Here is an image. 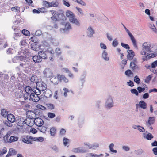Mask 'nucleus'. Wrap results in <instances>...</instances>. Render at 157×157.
Instances as JSON below:
<instances>
[{
  "label": "nucleus",
  "mask_w": 157,
  "mask_h": 157,
  "mask_svg": "<svg viewBox=\"0 0 157 157\" xmlns=\"http://www.w3.org/2000/svg\"><path fill=\"white\" fill-rule=\"evenodd\" d=\"M156 46L153 45L151 43L148 42H145L142 45V49L140 51V54L144 56L142 57V59L145 61L147 58L150 59L155 56L153 53L157 51V48L154 49Z\"/></svg>",
  "instance_id": "nucleus-1"
},
{
  "label": "nucleus",
  "mask_w": 157,
  "mask_h": 157,
  "mask_svg": "<svg viewBox=\"0 0 157 157\" xmlns=\"http://www.w3.org/2000/svg\"><path fill=\"white\" fill-rule=\"evenodd\" d=\"M65 14L66 17L69 18L70 22L75 24L78 26H80V22L75 17V15L72 12L69 10H67Z\"/></svg>",
  "instance_id": "nucleus-2"
},
{
  "label": "nucleus",
  "mask_w": 157,
  "mask_h": 157,
  "mask_svg": "<svg viewBox=\"0 0 157 157\" xmlns=\"http://www.w3.org/2000/svg\"><path fill=\"white\" fill-rule=\"evenodd\" d=\"M25 90L26 92L24 96L23 97L25 100L29 99L31 100V97L30 95H31L32 93L34 92L33 90L29 86H26L25 88Z\"/></svg>",
  "instance_id": "nucleus-3"
},
{
  "label": "nucleus",
  "mask_w": 157,
  "mask_h": 157,
  "mask_svg": "<svg viewBox=\"0 0 157 157\" xmlns=\"http://www.w3.org/2000/svg\"><path fill=\"white\" fill-rule=\"evenodd\" d=\"M35 89V88L33 89V90L34 92L32 93L31 95H30V96H31V100L35 102H37L40 99V97L38 95L40 94L41 92H40V91H36Z\"/></svg>",
  "instance_id": "nucleus-4"
},
{
  "label": "nucleus",
  "mask_w": 157,
  "mask_h": 157,
  "mask_svg": "<svg viewBox=\"0 0 157 157\" xmlns=\"http://www.w3.org/2000/svg\"><path fill=\"white\" fill-rule=\"evenodd\" d=\"M114 101L113 98L109 96L106 99L105 103V107L107 109H110L113 106Z\"/></svg>",
  "instance_id": "nucleus-5"
},
{
  "label": "nucleus",
  "mask_w": 157,
  "mask_h": 157,
  "mask_svg": "<svg viewBox=\"0 0 157 157\" xmlns=\"http://www.w3.org/2000/svg\"><path fill=\"white\" fill-rule=\"evenodd\" d=\"M36 90L37 91H40V92L41 91L45 90L47 88V85L43 82H38L36 83Z\"/></svg>",
  "instance_id": "nucleus-6"
},
{
  "label": "nucleus",
  "mask_w": 157,
  "mask_h": 157,
  "mask_svg": "<svg viewBox=\"0 0 157 157\" xmlns=\"http://www.w3.org/2000/svg\"><path fill=\"white\" fill-rule=\"evenodd\" d=\"M33 118V116L29 115L28 117L25 119V125L26 124L28 126H32L34 123Z\"/></svg>",
  "instance_id": "nucleus-7"
},
{
  "label": "nucleus",
  "mask_w": 157,
  "mask_h": 157,
  "mask_svg": "<svg viewBox=\"0 0 157 157\" xmlns=\"http://www.w3.org/2000/svg\"><path fill=\"white\" fill-rule=\"evenodd\" d=\"M15 121L17 124L20 127L25 125V119L21 117H17Z\"/></svg>",
  "instance_id": "nucleus-8"
},
{
  "label": "nucleus",
  "mask_w": 157,
  "mask_h": 157,
  "mask_svg": "<svg viewBox=\"0 0 157 157\" xmlns=\"http://www.w3.org/2000/svg\"><path fill=\"white\" fill-rule=\"evenodd\" d=\"M126 32H127V33L129 36L130 39L132 43L133 46L135 48L137 49L138 48V47L137 43L134 37L132 35V33H130L129 30L126 31Z\"/></svg>",
  "instance_id": "nucleus-9"
},
{
  "label": "nucleus",
  "mask_w": 157,
  "mask_h": 157,
  "mask_svg": "<svg viewBox=\"0 0 157 157\" xmlns=\"http://www.w3.org/2000/svg\"><path fill=\"white\" fill-rule=\"evenodd\" d=\"M72 151L75 153H85L87 152V151L83 147L74 148Z\"/></svg>",
  "instance_id": "nucleus-10"
},
{
  "label": "nucleus",
  "mask_w": 157,
  "mask_h": 157,
  "mask_svg": "<svg viewBox=\"0 0 157 157\" xmlns=\"http://www.w3.org/2000/svg\"><path fill=\"white\" fill-rule=\"evenodd\" d=\"M95 33L94 31L91 26L88 27L86 31V36L88 37L92 38L93 37V35Z\"/></svg>",
  "instance_id": "nucleus-11"
},
{
  "label": "nucleus",
  "mask_w": 157,
  "mask_h": 157,
  "mask_svg": "<svg viewBox=\"0 0 157 157\" xmlns=\"http://www.w3.org/2000/svg\"><path fill=\"white\" fill-rule=\"evenodd\" d=\"M43 74L44 76L50 78L52 76V72L50 69L46 68L43 71Z\"/></svg>",
  "instance_id": "nucleus-12"
},
{
  "label": "nucleus",
  "mask_w": 157,
  "mask_h": 157,
  "mask_svg": "<svg viewBox=\"0 0 157 157\" xmlns=\"http://www.w3.org/2000/svg\"><path fill=\"white\" fill-rule=\"evenodd\" d=\"M86 75V72H84L80 78L79 84V85H81L82 88V87L84 83L85 82Z\"/></svg>",
  "instance_id": "nucleus-13"
},
{
  "label": "nucleus",
  "mask_w": 157,
  "mask_h": 157,
  "mask_svg": "<svg viewBox=\"0 0 157 157\" xmlns=\"http://www.w3.org/2000/svg\"><path fill=\"white\" fill-rule=\"evenodd\" d=\"M33 139V137L29 136H27L25 137L22 138V141L24 143L28 144H32V142L31 140Z\"/></svg>",
  "instance_id": "nucleus-14"
},
{
  "label": "nucleus",
  "mask_w": 157,
  "mask_h": 157,
  "mask_svg": "<svg viewBox=\"0 0 157 157\" xmlns=\"http://www.w3.org/2000/svg\"><path fill=\"white\" fill-rule=\"evenodd\" d=\"M43 123V120L40 118H36L34 120V123L38 127L42 126Z\"/></svg>",
  "instance_id": "nucleus-15"
},
{
  "label": "nucleus",
  "mask_w": 157,
  "mask_h": 157,
  "mask_svg": "<svg viewBox=\"0 0 157 157\" xmlns=\"http://www.w3.org/2000/svg\"><path fill=\"white\" fill-rule=\"evenodd\" d=\"M127 52V58L129 60H133V58L135 56L134 52L132 50H129Z\"/></svg>",
  "instance_id": "nucleus-16"
},
{
  "label": "nucleus",
  "mask_w": 157,
  "mask_h": 157,
  "mask_svg": "<svg viewBox=\"0 0 157 157\" xmlns=\"http://www.w3.org/2000/svg\"><path fill=\"white\" fill-rule=\"evenodd\" d=\"M132 60V61L130 62V67L132 69L135 70L138 68L136 65L137 60L136 58H134Z\"/></svg>",
  "instance_id": "nucleus-17"
},
{
  "label": "nucleus",
  "mask_w": 157,
  "mask_h": 157,
  "mask_svg": "<svg viewBox=\"0 0 157 157\" xmlns=\"http://www.w3.org/2000/svg\"><path fill=\"white\" fill-rule=\"evenodd\" d=\"M101 57L102 59L105 61H108L109 59V57L108 56V53L105 50H104L102 51Z\"/></svg>",
  "instance_id": "nucleus-18"
},
{
  "label": "nucleus",
  "mask_w": 157,
  "mask_h": 157,
  "mask_svg": "<svg viewBox=\"0 0 157 157\" xmlns=\"http://www.w3.org/2000/svg\"><path fill=\"white\" fill-rule=\"evenodd\" d=\"M7 119L8 121L11 123L14 122L15 121V118L14 116L12 114H9L7 117Z\"/></svg>",
  "instance_id": "nucleus-19"
},
{
  "label": "nucleus",
  "mask_w": 157,
  "mask_h": 157,
  "mask_svg": "<svg viewBox=\"0 0 157 157\" xmlns=\"http://www.w3.org/2000/svg\"><path fill=\"white\" fill-rule=\"evenodd\" d=\"M32 59L34 62L37 63H40L42 61V59H41L39 55L33 56Z\"/></svg>",
  "instance_id": "nucleus-20"
},
{
  "label": "nucleus",
  "mask_w": 157,
  "mask_h": 157,
  "mask_svg": "<svg viewBox=\"0 0 157 157\" xmlns=\"http://www.w3.org/2000/svg\"><path fill=\"white\" fill-rule=\"evenodd\" d=\"M148 26L150 29H151L155 33L157 34V29L154 24L152 23H149L148 24Z\"/></svg>",
  "instance_id": "nucleus-21"
},
{
  "label": "nucleus",
  "mask_w": 157,
  "mask_h": 157,
  "mask_svg": "<svg viewBox=\"0 0 157 157\" xmlns=\"http://www.w3.org/2000/svg\"><path fill=\"white\" fill-rule=\"evenodd\" d=\"M38 55L41 59H47V55L44 51H40L38 52Z\"/></svg>",
  "instance_id": "nucleus-22"
},
{
  "label": "nucleus",
  "mask_w": 157,
  "mask_h": 157,
  "mask_svg": "<svg viewBox=\"0 0 157 157\" xmlns=\"http://www.w3.org/2000/svg\"><path fill=\"white\" fill-rule=\"evenodd\" d=\"M114 147V144L113 143H111L109 145V147L110 152L113 153H116L117 151L116 150H114L113 147Z\"/></svg>",
  "instance_id": "nucleus-23"
},
{
  "label": "nucleus",
  "mask_w": 157,
  "mask_h": 157,
  "mask_svg": "<svg viewBox=\"0 0 157 157\" xmlns=\"http://www.w3.org/2000/svg\"><path fill=\"white\" fill-rule=\"evenodd\" d=\"M57 77L59 79L60 81L63 80L65 82H67L68 81V79L63 75H58Z\"/></svg>",
  "instance_id": "nucleus-24"
},
{
  "label": "nucleus",
  "mask_w": 157,
  "mask_h": 157,
  "mask_svg": "<svg viewBox=\"0 0 157 157\" xmlns=\"http://www.w3.org/2000/svg\"><path fill=\"white\" fill-rule=\"evenodd\" d=\"M44 96L46 98H49L51 97L52 94L51 91L49 90H47L44 92Z\"/></svg>",
  "instance_id": "nucleus-25"
},
{
  "label": "nucleus",
  "mask_w": 157,
  "mask_h": 157,
  "mask_svg": "<svg viewBox=\"0 0 157 157\" xmlns=\"http://www.w3.org/2000/svg\"><path fill=\"white\" fill-rule=\"evenodd\" d=\"M71 27L70 24L68 22L66 23L65 25V28L63 29L64 31H67L71 29Z\"/></svg>",
  "instance_id": "nucleus-26"
},
{
  "label": "nucleus",
  "mask_w": 157,
  "mask_h": 157,
  "mask_svg": "<svg viewBox=\"0 0 157 157\" xmlns=\"http://www.w3.org/2000/svg\"><path fill=\"white\" fill-rule=\"evenodd\" d=\"M17 153L16 151L12 148H10L8 154L10 156L14 155Z\"/></svg>",
  "instance_id": "nucleus-27"
},
{
  "label": "nucleus",
  "mask_w": 157,
  "mask_h": 157,
  "mask_svg": "<svg viewBox=\"0 0 157 157\" xmlns=\"http://www.w3.org/2000/svg\"><path fill=\"white\" fill-rule=\"evenodd\" d=\"M18 139V138L17 137L12 136L10 137L9 140H8V142L9 143H11L17 141Z\"/></svg>",
  "instance_id": "nucleus-28"
},
{
  "label": "nucleus",
  "mask_w": 157,
  "mask_h": 157,
  "mask_svg": "<svg viewBox=\"0 0 157 157\" xmlns=\"http://www.w3.org/2000/svg\"><path fill=\"white\" fill-rule=\"evenodd\" d=\"M86 157H87L89 156H90L91 157H101L103 155L102 154H101L100 155H97L96 154H93L92 153H89L86 155Z\"/></svg>",
  "instance_id": "nucleus-29"
},
{
  "label": "nucleus",
  "mask_w": 157,
  "mask_h": 157,
  "mask_svg": "<svg viewBox=\"0 0 157 157\" xmlns=\"http://www.w3.org/2000/svg\"><path fill=\"white\" fill-rule=\"evenodd\" d=\"M139 106L141 108L145 109L147 108V104L144 101H140L139 102Z\"/></svg>",
  "instance_id": "nucleus-30"
},
{
  "label": "nucleus",
  "mask_w": 157,
  "mask_h": 157,
  "mask_svg": "<svg viewBox=\"0 0 157 157\" xmlns=\"http://www.w3.org/2000/svg\"><path fill=\"white\" fill-rule=\"evenodd\" d=\"M125 74L128 77H132L133 76V73L130 70H128L125 72Z\"/></svg>",
  "instance_id": "nucleus-31"
},
{
  "label": "nucleus",
  "mask_w": 157,
  "mask_h": 157,
  "mask_svg": "<svg viewBox=\"0 0 157 157\" xmlns=\"http://www.w3.org/2000/svg\"><path fill=\"white\" fill-rule=\"evenodd\" d=\"M155 122V117H150L149 118L147 124L149 125H151L153 124Z\"/></svg>",
  "instance_id": "nucleus-32"
},
{
  "label": "nucleus",
  "mask_w": 157,
  "mask_h": 157,
  "mask_svg": "<svg viewBox=\"0 0 157 157\" xmlns=\"http://www.w3.org/2000/svg\"><path fill=\"white\" fill-rule=\"evenodd\" d=\"M63 71L64 72L67 73L68 76L71 78H73V74L69 71L68 69L67 68H64L63 69Z\"/></svg>",
  "instance_id": "nucleus-33"
},
{
  "label": "nucleus",
  "mask_w": 157,
  "mask_h": 157,
  "mask_svg": "<svg viewBox=\"0 0 157 157\" xmlns=\"http://www.w3.org/2000/svg\"><path fill=\"white\" fill-rule=\"evenodd\" d=\"M1 115L4 117H7L8 115V111L6 109H2L1 110Z\"/></svg>",
  "instance_id": "nucleus-34"
},
{
  "label": "nucleus",
  "mask_w": 157,
  "mask_h": 157,
  "mask_svg": "<svg viewBox=\"0 0 157 157\" xmlns=\"http://www.w3.org/2000/svg\"><path fill=\"white\" fill-rule=\"evenodd\" d=\"M59 3L58 1H53L50 3V7H58L59 6Z\"/></svg>",
  "instance_id": "nucleus-35"
},
{
  "label": "nucleus",
  "mask_w": 157,
  "mask_h": 157,
  "mask_svg": "<svg viewBox=\"0 0 157 157\" xmlns=\"http://www.w3.org/2000/svg\"><path fill=\"white\" fill-rule=\"evenodd\" d=\"M20 60L23 61L25 63L28 61L29 60V58L26 56H19Z\"/></svg>",
  "instance_id": "nucleus-36"
},
{
  "label": "nucleus",
  "mask_w": 157,
  "mask_h": 157,
  "mask_svg": "<svg viewBox=\"0 0 157 157\" xmlns=\"http://www.w3.org/2000/svg\"><path fill=\"white\" fill-rule=\"evenodd\" d=\"M56 132V129L55 127H52L51 128L50 130V134L52 136H55Z\"/></svg>",
  "instance_id": "nucleus-37"
},
{
  "label": "nucleus",
  "mask_w": 157,
  "mask_h": 157,
  "mask_svg": "<svg viewBox=\"0 0 157 157\" xmlns=\"http://www.w3.org/2000/svg\"><path fill=\"white\" fill-rule=\"evenodd\" d=\"M3 123L4 124L7 126L10 127L12 126V123L10 122L9 121L5 120L3 121Z\"/></svg>",
  "instance_id": "nucleus-38"
},
{
  "label": "nucleus",
  "mask_w": 157,
  "mask_h": 157,
  "mask_svg": "<svg viewBox=\"0 0 157 157\" xmlns=\"http://www.w3.org/2000/svg\"><path fill=\"white\" fill-rule=\"evenodd\" d=\"M69 141V139L66 138L65 137L63 138V144L65 146H66L67 145Z\"/></svg>",
  "instance_id": "nucleus-39"
},
{
  "label": "nucleus",
  "mask_w": 157,
  "mask_h": 157,
  "mask_svg": "<svg viewBox=\"0 0 157 157\" xmlns=\"http://www.w3.org/2000/svg\"><path fill=\"white\" fill-rule=\"evenodd\" d=\"M144 137L148 140H150L153 138V136L151 134L149 133L147 135L145 136H144Z\"/></svg>",
  "instance_id": "nucleus-40"
},
{
  "label": "nucleus",
  "mask_w": 157,
  "mask_h": 157,
  "mask_svg": "<svg viewBox=\"0 0 157 157\" xmlns=\"http://www.w3.org/2000/svg\"><path fill=\"white\" fill-rule=\"evenodd\" d=\"M31 81L34 83H37V79L36 77L35 76H32L30 78Z\"/></svg>",
  "instance_id": "nucleus-41"
},
{
  "label": "nucleus",
  "mask_w": 157,
  "mask_h": 157,
  "mask_svg": "<svg viewBox=\"0 0 157 157\" xmlns=\"http://www.w3.org/2000/svg\"><path fill=\"white\" fill-rule=\"evenodd\" d=\"M99 144L98 143H94L93 144H91V149L95 150L97 147H99Z\"/></svg>",
  "instance_id": "nucleus-42"
},
{
  "label": "nucleus",
  "mask_w": 157,
  "mask_h": 157,
  "mask_svg": "<svg viewBox=\"0 0 157 157\" xmlns=\"http://www.w3.org/2000/svg\"><path fill=\"white\" fill-rule=\"evenodd\" d=\"M18 53L19 55L21 56H23L24 55L26 56L27 55V52L26 51H25L24 50L21 49V51H19L18 52Z\"/></svg>",
  "instance_id": "nucleus-43"
},
{
  "label": "nucleus",
  "mask_w": 157,
  "mask_h": 157,
  "mask_svg": "<svg viewBox=\"0 0 157 157\" xmlns=\"http://www.w3.org/2000/svg\"><path fill=\"white\" fill-rule=\"evenodd\" d=\"M39 128L38 129L42 132H44L46 130V128L45 126H39Z\"/></svg>",
  "instance_id": "nucleus-44"
},
{
  "label": "nucleus",
  "mask_w": 157,
  "mask_h": 157,
  "mask_svg": "<svg viewBox=\"0 0 157 157\" xmlns=\"http://www.w3.org/2000/svg\"><path fill=\"white\" fill-rule=\"evenodd\" d=\"M20 61L19 56H16L12 59V61L14 63H17Z\"/></svg>",
  "instance_id": "nucleus-45"
},
{
  "label": "nucleus",
  "mask_w": 157,
  "mask_h": 157,
  "mask_svg": "<svg viewBox=\"0 0 157 157\" xmlns=\"http://www.w3.org/2000/svg\"><path fill=\"white\" fill-rule=\"evenodd\" d=\"M75 8L78 11V12L79 13V15L80 14L82 15H84L83 10L81 8L78 7H76Z\"/></svg>",
  "instance_id": "nucleus-46"
},
{
  "label": "nucleus",
  "mask_w": 157,
  "mask_h": 157,
  "mask_svg": "<svg viewBox=\"0 0 157 157\" xmlns=\"http://www.w3.org/2000/svg\"><path fill=\"white\" fill-rule=\"evenodd\" d=\"M43 5L44 6L47 8L50 7V3L46 1H44L43 2Z\"/></svg>",
  "instance_id": "nucleus-47"
},
{
  "label": "nucleus",
  "mask_w": 157,
  "mask_h": 157,
  "mask_svg": "<svg viewBox=\"0 0 157 157\" xmlns=\"http://www.w3.org/2000/svg\"><path fill=\"white\" fill-rule=\"evenodd\" d=\"M22 33L24 35L27 36H29L30 34L29 31L28 30L25 29H23L22 31Z\"/></svg>",
  "instance_id": "nucleus-48"
},
{
  "label": "nucleus",
  "mask_w": 157,
  "mask_h": 157,
  "mask_svg": "<svg viewBox=\"0 0 157 157\" xmlns=\"http://www.w3.org/2000/svg\"><path fill=\"white\" fill-rule=\"evenodd\" d=\"M47 52L52 54L53 56L55 53L54 51L51 48H47Z\"/></svg>",
  "instance_id": "nucleus-49"
},
{
  "label": "nucleus",
  "mask_w": 157,
  "mask_h": 157,
  "mask_svg": "<svg viewBox=\"0 0 157 157\" xmlns=\"http://www.w3.org/2000/svg\"><path fill=\"white\" fill-rule=\"evenodd\" d=\"M134 81L138 84L140 83V79L138 77V76L137 75L135 76L134 78Z\"/></svg>",
  "instance_id": "nucleus-50"
},
{
  "label": "nucleus",
  "mask_w": 157,
  "mask_h": 157,
  "mask_svg": "<svg viewBox=\"0 0 157 157\" xmlns=\"http://www.w3.org/2000/svg\"><path fill=\"white\" fill-rule=\"evenodd\" d=\"M131 92L133 94H135L136 96H138L139 93L137 90L135 89H133L130 90Z\"/></svg>",
  "instance_id": "nucleus-51"
},
{
  "label": "nucleus",
  "mask_w": 157,
  "mask_h": 157,
  "mask_svg": "<svg viewBox=\"0 0 157 157\" xmlns=\"http://www.w3.org/2000/svg\"><path fill=\"white\" fill-rule=\"evenodd\" d=\"M62 3L64 5L67 7H69L70 6V5L69 3L66 0H63Z\"/></svg>",
  "instance_id": "nucleus-52"
},
{
  "label": "nucleus",
  "mask_w": 157,
  "mask_h": 157,
  "mask_svg": "<svg viewBox=\"0 0 157 157\" xmlns=\"http://www.w3.org/2000/svg\"><path fill=\"white\" fill-rule=\"evenodd\" d=\"M122 147L123 150L126 151H128L130 150V147L127 146H123Z\"/></svg>",
  "instance_id": "nucleus-53"
},
{
  "label": "nucleus",
  "mask_w": 157,
  "mask_h": 157,
  "mask_svg": "<svg viewBox=\"0 0 157 157\" xmlns=\"http://www.w3.org/2000/svg\"><path fill=\"white\" fill-rule=\"evenodd\" d=\"M138 126L136 129L138 130L140 132H145V130L143 127L139 125H138Z\"/></svg>",
  "instance_id": "nucleus-54"
},
{
  "label": "nucleus",
  "mask_w": 157,
  "mask_h": 157,
  "mask_svg": "<svg viewBox=\"0 0 157 157\" xmlns=\"http://www.w3.org/2000/svg\"><path fill=\"white\" fill-rule=\"evenodd\" d=\"M151 76L150 75L147 76L145 79L144 81L145 82L147 83H149L150 81L151 80Z\"/></svg>",
  "instance_id": "nucleus-55"
},
{
  "label": "nucleus",
  "mask_w": 157,
  "mask_h": 157,
  "mask_svg": "<svg viewBox=\"0 0 157 157\" xmlns=\"http://www.w3.org/2000/svg\"><path fill=\"white\" fill-rule=\"evenodd\" d=\"M46 105L48 108L50 109H52L54 108V105L53 104L48 103Z\"/></svg>",
  "instance_id": "nucleus-56"
},
{
  "label": "nucleus",
  "mask_w": 157,
  "mask_h": 157,
  "mask_svg": "<svg viewBox=\"0 0 157 157\" xmlns=\"http://www.w3.org/2000/svg\"><path fill=\"white\" fill-rule=\"evenodd\" d=\"M63 90L64 91L63 93L64 96L65 97H66L67 96V93L69 92V90L66 88H63Z\"/></svg>",
  "instance_id": "nucleus-57"
},
{
  "label": "nucleus",
  "mask_w": 157,
  "mask_h": 157,
  "mask_svg": "<svg viewBox=\"0 0 157 157\" xmlns=\"http://www.w3.org/2000/svg\"><path fill=\"white\" fill-rule=\"evenodd\" d=\"M48 116L49 118H53L56 116L54 113L51 112H49L48 113Z\"/></svg>",
  "instance_id": "nucleus-58"
},
{
  "label": "nucleus",
  "mask_w": 157,
  "mask_h": 157,
  "mask_svg": "<svg viewBox=\"0 0 157 157\" xmlns=\"http://www.w3.org/2000/svg\"><path fill=\"white\" fill-rule=\"evenodd\" d=\"M100 46L101 48L104 49V50L106 49L107 48L106 45L103 43H100Z\"/></svg>",
  "instance_id": "nucleus-59"
},
{
  "label": "nucleus",
  "mask_w": 157,
  "mask_h": 157,
  "mask_svg": "<svg viewBox=\"0 0 157 157\" xmlns=\"http://www.w3.org/2000/svg\"><path fill=\"white\" fill-rule=\"evenodd\" d=\"M118 44L117 40L116 39H115L113 41L112 45L114 47H116Z\"/></svg>",
  "instance_id": "nucleus-60"
},
{
  "label": "nucleus",
  "mask_w": 157,
  "mask_h": 157,
  "mask_svg": "<svg viewBox=\"0 0 157 157\" xmlns=\"http://www.w3.org/2000/svg\"><path fill=\"white\" fill-rule=\"evenodd\" d=\"M121 44L122 47L126 49H129L130 48L128 44H124L123 43H121Z\"/></svg>",
  "instance_id": "nucleus-61"
},
{
  "label": "nucleus",
  "mask_w": 157,
  "mask_h": 157,
  "mask_svg": "<svg viewBox=\"0 0 157 157\" xmlns=\"http://www.w3.org/2000/svg\"><path fill=\"white\" fill-rule=\"evenodd\" d=\"M55 53L57 55H59L61 54V52L59 48H57L55 50Z\"/></svg>",
  "instance_id": "nucleus-62"
},
{
  "label": "nucleus",
  "mask_w": 157,
  "mask_h": 157,
  "mask_svg": "<svg viewBox=\"0 0 157 157\" xmlns=\"http://www.w3.org/2000/svg\"><path fill=\"white\" fill-rule=\"evenodd\" d=\"M137 90H138V92L139 93H140L145 90V88L144 87L142 88L141 87L139 86L137 88Z\"/></svg>",
  "instance_id": "nucleus-63"
},
{
  "label": "nucleus",
  "mask_w": 157,
  "mask_h": 157,
  "mask_svg": "<svg viewBox=\"0 0 157 157\" xmlns=\"http://www.w3.org/2000/svg\"><path fill=\"white\" fill-rule=\"evenodd\" d=\"M157 66V60L153 62L151 64V67L152 69L155 68Z\"/></svg>",
  "instance_id": "nucleus-64"
}]
</instances>
